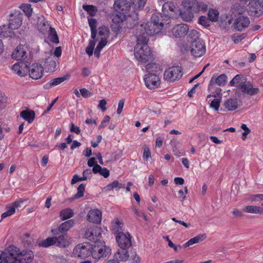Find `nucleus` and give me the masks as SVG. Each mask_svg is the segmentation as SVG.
Here are the masks:
<instances>
[{
  "label": "nucleus",
  "mask_w": 263,
  "mask_h": 263,
  "mask_svg": "<svg viewBox=\"0 0 263 263\" xmlns=\"http://www.w3.org/2000/svg\"><path fill=\"white\" fill-rule=\"evenodd\" d=\"M251 200L255 202L263 200V194L253 195L251 196Z\"/></svg>",
  "instance_id": "obj_61"
},
{
  "label": "nucleus",
  "mask_w": 263,
  "mask_h": 263,
  "mask_svg": "<svg viewBox=\"0 0 263 263\" xmlns=\"http://www.w3.org/2000/svg\"><path fill=\"white\" fill-rule=\"evenodd\" d=\"M107 102L106 100L104 99L101 100L98 104V107H99L101 110L104 112L106 110V108L105 105H106Z\"/></svg>",
  "instance_id": "obj_64"
},
{
  "label": "nucleus",
  "mask_w": 263,
  "mask_h": 263,
  "mask_svg": "<svg viewBox=\"0 0 263 263\" xmlns=\"http://www.w3.org/2000/svg\"><path fill=\"white\" fill-rule=\"evenodd\" d=\"M87 220L93 223H100L102 219V213L98 209H92L87 214Z\"/></svg>",
  "instance_id": "obj_23"
},
{
  "label": "nucleus",
  "mask_w": 263,
  "mask_h": 263,
  "mask_svg": "<svg viewBox=\"0 0 263 263\" xmlns=\"http://www.w3.org/2000/svg\"><path fill=\"white\" fill-rule=\"evenodd\" d=\"M20 8L24 12L26 15L30 16L32 14V9L30 4H23L20 7Z\"/></svg>",
  "instance_id": "obj_54"
},
{
  "label": "nucleus",
  "mask_w": 263,
  "mask_h": 263,
  "mask_svg": "<svg viewBox=\"0 0 263 263\" xmlns=\"http://www.w3.org/2000/svg\"><path fill=\"white\" fill-rule=\"evenodd\" d=\"M238 90L240 91L244 94L253 96L257 93L259 89L258 88L254 87L250 82L246 80L243 84L239 86Z\"/></svg>",
  "instance_id": "obj_19"
},
{
  "label": "nucleus",
  "mask_w": 263,
  "mask_h": 263,
  "mask_svg": "<svg viewBox=\"0 0 263 263\" xmlns=\"http://www.w3.org/2000/svg\"><path fill=\"white\" fill-rule=\"evenodd\" d=\"M22 241L25 247H29L32 244L33 240L28 234H25L23 236Z\"/></svg>",
  "instance_id": "obj_53"
},
{
  "label": "nucleus",
  "mask_w": 263,
  "mask_h": 263,
  "mask_svg": "<svg viewBox=\"0 0 263 263\" xmlns=\"http://www.w3.org/2000/svg\"><path fill=\"white\" fill-rule=\"evenodd\" d=\"M85 185L81 184L78 187V192L74 196V198H79L83 196Z\"/></svg>",
  "instance_id": "obj_56"
},
{
  "label": "nucleus",
  "mask_w": 263,
  "mask_h": 263,
  "mask_svg": "<svg viewBox=\"0 0 263 263\" xmlns=\"http://www.w3.org/2000/svg\"><path fill=\"white\" fill-rule=\"evenodd\" d=\"M179 13L181 17L186 22L192 21L194 17V13L186 9L183 11L180 10Z\"/></svg>",
  "instance_id": "obj_41"
},
{
  "label": "nucleus",
  "mask_w": 263,
  "mask_h": 263,
  "mask_svg": "<svg viewBox=\"0 0 263 263\" xmlns=\"http://www.w3.org/2000/svg\"><path fill=\"white\" fill-rule=\"evenodd\" d=\"M114 8L116 11L126 13L131 7L130 4H128L126 0H117L115 2Z\"/></svg>",
  "instance_id": "obj_24"
},
{
  "label": "nucleus",
  "mask_w": 263,
  "mask_h": 263,
  "mask_svg": "<svg viewBox=\"0 0 263 263\" xmlns=\"http://www.w3.org/2000/svg\"><path fill=\"white\" fill-rule=\"evenodd\" d=\"M25 200L20 199L6 206V211L2 214V219L13 215L16 209L21 206Z\"/></svg>",
  "instance_id": "obj_13"
},
{
  "label": "nucleus",
  "mask_w": 263,
  "mask_h": 263,
  "mask_svg": "<svg viewBox=\"0 0 263 263\" xmlns=\"http://www.w3.org/2000/svg\"><path fill=\"white\" fill-rule=\"evenodd\" d=\"M245 81L246 79L244 77L240 74H237L230 82L229 85L231 86H236L237 90H238L239 86L243 84Z\"/></svg>",
  "instance_id": "obj_30"
},
{
  "label": "nucleus",
  "mask_w": 263,
  "mask_h": 263,
  "mask_svg": "<svg viewBox=\"0 0 263 263\" xmlns=\"http://www.w3.org/2000/svg\"><path fill=\"white\" fill-rule=\"evenodd\" d=\"M124 12L121 11H117L116 13H114L109 15L110 19L111 20L112 22L115 24H119L122 22L125 19V15Z\"/></svg>",
  "instance_id": "obj_29"
},
{
  "label": "nucleus",
  "mask_w": 263,
  "mask_h": 263,
  "mask_svg": "<svg viewBox=\"0 0 263 263\" xmlns=\"http://www.w3.org/2000/svg\"><path fill=\"white\" fill-rule=\"evenodd\" d=\"M137 44L134 49V55L136 60L141 64L152 61L153 59L152 51L147 45L148 39L141 37V34H135Z\"/></svg>",
  "instance_id": "obj_2"
},
{
  "label": "nucleus",
  "mask_w": 263,
  "mask_h": 263,
  "mask_svg": "<svg viewBox=\"0 0 263 263\" xmlns=\"http://www.w3.org/2000/svg\"><path fill=\"white\" fill-rule=\"evenodd\" d=\"M72 253L76 257L85 258L91 254V246L87 243L79 244L74 248Z\"/></svg>",
  "instance_id": "obj_7"
},
{
  "label": "nucleus",
  "mask_w": 263,
  "mask_h": 263,
  "mask_svg": "<svg viewBox=\"0 0 263 263\" xmlns=\"http://www.w3.org/2000/svg\"><path fill=\"white\" fill-rule=\"evenodd\" d=\"M191 53L196 58H199L203 55L206 52V47L203 41L199 39L194 40L192 42L190 46Z\"/></svg>",
  "instance_id": "obj_6"
},
{
  "label": "nucleus",
  "mask_w": 263,
  "mask_h": 263,
  "mask_svg": "<svg viewBox=\"0 0 263 263\" xmlns=\"http://www.w3.org/2000/svg\"><path fill=\"white\" fill-rule=\"evenodd\" d=\"M55 244L60 247H66L69 244L67 235H62L58 237H55Z\"/></svg>",
  "instance_id": "obj_37"
},
{
  "label": "nucleus",
  "mask_w": 263,
  "mask_h": 263,
  "mask_svg": "<svg viewBox=\"0 0 263 263\" xmlns=\"http://www.w3.org/2000/svg\"><path fill=\"white\" fill-rule=\"evenodd\" d=\"M182 6L185 9L194 13L201 11H205L208 8L207 5L204 3H199L197 0H184Z\"/></svg>",
  "instance_id": "obj_5"
},
{
  "label": "nucleus",
  "mask_w": 263,
  "mask_h": 263,
  "mask_svg": "<svg viewBox=\"0 0 263 263\" xmlns=\"http://www.w3.org/2000/svg\"><path fill=\"white\" fill-rule=\"evenodd\" d=\"M110 254L111 249L104 242H97L91 246V255L97 260L105 258Z\"/></svg>",
  "instance_id": "obj_4"
},
{
  "label": "nucleus",
  "mask_w": 263,
  "mask_h": 263,
  "mask_svg": "<svg viewBox=\"0 0 263 263\" xmlns=\"http://www.w3.org/2000/svg\"><path fill=\"white\" fill-rule=\"evenodd\" d=\"M43 71L42 66L39 63H33L30 67H28L29 76L34 80L41 78L43 76Z\"/></svg>",
  "instance_id": "obj_14"
},
{
  "label": "nucleus",
  "mask_w": 263,
  "mask_h": 263,
  "mask_svg": "<svg viewBox=\"0 0 263 263\" xmlns=\"http://www.w3.org/2000/svg\"><path fill=\"white\" fill-rule=\"evenodd\" d=\"M208 103L210 107L214 109L215 110H218L220 106V100L217 98H215L212 100H209Z\"/></svg>",
  "instance_id": "obj_52"
},
{
  "label": "nucleus",
  "mask_w": 263,
  "mask_h": 263,
  "mask_svg": "<svg viewBox=\"0 0 263 263\" xmlns=\"http://www.w3.org/2000/svg\"><path fill=\"white\" fill-rule=\"evenodd\" d=\"M249 9L252 12L256 13L258 10H260L261 5L258 0H249Z\"/></svg>",
  "instance_id": "obj_44"
},
{
  "label": "nucleus",
  "mask_w": 263,
  "mask_h": 263,
  "mask_svg": "<svg viewBox=\"0 0 263 263\" xmlns=\"http://www.w3.org/2000/svg\"><path fill=\"white\" fill-rule=\"evenodd\" d=\"M110 121V117L108 116H106L103 120H102V122L101 123L100 125H99L98 129H101L102 128L106 127L107 125L108 124L109 122Z\"/></svg>",
  "instance_id": "obj_58"
},
{
  "label": "nucleus",
  "mask_w": 263,
  "mask_h": 263,
  "mask_svg": "<svg viewBox=\"0 0 263 263\" xmlns=\"http://www.w3.org/2000/svg\"><path fill=\"white\" fill-rule=\"evenodd\" d=\"M127 249H119L115 254L114 257L119 261H125L129 257Z\"/></svg>",
  "instance_id": "obj_31"
},
{
  "label": "nucleus",
  "mask_w": 263,
  "mask_h": 263,
  "mask_svg": "<svg viewBox=\"0 0 263 263\" xmlns=\"http://www.w3.org/2000/svg\"><path fill=\"white\" fill-rule=\"evenodd\" d=\"M28 65L27 62L17 63L12 66V70L17 75L24 77L28 73Z\"/></svg>",
  "instance_id": "obj_18"
},
{
  "label": "nucleus",
  "mask_w": 263,
  "mask_h": 263,
  "mask_svg": "<svg viewBox=\"0 0 263 263\" xmlns=\"http://www.w3.org/2000/svg\"><path fill=\"white\" fill-rule=\"evenodd\" d=\"M68 78V76H65L63 77L51 79L49 82L44 85V88H49L50 87L57 86L66 80Z\"/></svg>",
  "instance_id": "obj_34"
},
{
  "label": "nucleus",
  "mask_w": 263,
  "mask_h": 263,
  "mask_svg": "<svg viewBox=\"0 0 263 263\" xmlns=\"http://www.w3.org/2000/svg\"><path fill=\"white\" fill-rule=\"evenodd\" d=\"M83 8L92 16H95L98 11L97 7L93 5H83Z\"/></svg>",
  "instance_id": "obj_49"
},
{
  "label": "nucleus",
  "mask_w": 263,
  "mask_h": 263,
  "mask_svg": "<svg viewBox=\"0 0 263 263\" xmlns=\"http://www.w3.org/2000/svg\"><path fill=\"white\" fill-rule=\"evenodd\" d=\"M227 76L225 74H221L218 77H212L210 81L208 86L209 90L212 91L215 89V85L216 84L219 86L225 85L227 82Z\"/></svg>",
  "instance_id": "obj_15"
},
{
  "label": "nucleus",
  "mask_w": 263,
  "mask_h": 263,
  "mask_svg": "<svg viewBox=\"0 0 263 263\" xmlns=\"http://www.w3.org/2000/svg\"><path fill=\"white\" fill-rule=\"evenodd\" d=\"M74 224V221L72 219L66 221L62 223L59 227V231L62 232H66L68 231Z\"/></svg>",
  "instance_id": "obj_42"
},
{
  "label": "nucleus",
  "mask_w": 263,
  "mask_h": 263,
  "mask_svg": "<svg viewBox=\"0 0 263 263\" xmlns=\"http://www.w3.org/2000/svg\"><path fill=\"white\" fill-rule=\"evenodd\" d=\"M189 30V27L186 24H180L176 25L172 30L173 35L175 37H181L186 34Z\"/></svg>",
  "instance_id": "obj_21"
},
{
  "label": "nucleus",
  "mask_w": 263,
  "mask_h": 263,
  "mask_svg": "<svg viewBox=\"0 0 263 263\" xmlns=\"http://www.w3.org/2000/svg\"><path fill=\"white\" fill-rule=\"evenodd\" d=\"M20 116L29 123L33 122L35 118L34 112L32 110H25L22 111L20 114Z\"/></svg>",
  "instance_id": "obj_35"
},
{
  "label": "nucleus",
  "mask_w": 263,
  "mask_h": 263,
  "mask_svg": "<svg viewBox=\"0 0 263 263\" xmlns=\"http://www.w3.org/2000/svg\"><path fill=\"white\" fill-rule=\"evenodd\" d=\"M98 35L101 37V39H107L109 35V30L105 26L100 27L98 29Z\"/></svg>",
  "instance_id": "obj_46"
},
{
  "label": "nucleus",
  "mask_w": 263,
  "mask_h": 263,
  "mask_svg": "<svg viewBox=\"0 0 263 263\" xmlns=\"http://www.w3.org/2000/svg\"><path fill=\"white\" fill-rule=\"evenodd\" d=\"M147 0H130L131 8L134 11L142 10L145 6Z\"/></svg>",
  "instance_id": "obj_28"
},
{
  "label": "nucleus",
  "mask_w": 263,
  "mask_h": 263,
  "mask_svg": "<svg viewBox=\"0 0 263 263\" xmlns=\"http://www.w3.org/2000/svg\"><path fill=\"white\" fill-rule=\"evenodd\" d=\"M146 69L147 73H159L161 72L160 66L156 63H152L146 66Z\"/></svg>",
  "instance_id": "obj_38"
},
{
  "label": "nucleus",
  "mask_w": 263,
  "mask_h": 263,
  "mask_svg": "<svg viewBox=\"0 0 263 263\" xmlns=\"http://www.w3.org/2000/svg\"><path fill=\"white\" fill-rule=\"evenodd\" d=\"M11 263H29L33 258V253L31 251H23L15 248L10 249Z\"/></svg>",
  "instance_id": "obj_3"
},
{
  "label": "nucleus",
  "mask_w": 263,
  "mask_h": 263,
  "mask_svg": "<svg viewBox=\"0 0 263 263\" xmlns=\"http://www.w3.org/2000/svg\"><path fill=\"white\" fill-rule=\"evenodd\" d=\"M102 230L97 226L88 227L85 233V237L88 240L96 242H98L101 237Z\"/></svg>",
  "instance_id": "obj_11"
},
{
  "label": "nucleus",
  "mask_w": 263,
  "mask_h": 263,
  "mask_svg": "<svg viewBox=\"0 0 263 263\" xmlns=\"http://www.w3.org/2000/svg\"><path fill=\"white\" fill-rule=\"evenodd\" d=\"M106 191H111L115 189L117 191H119L120 189V183L118 180H115L112 183L109 184L105 187Z\"/></svg>",
  "instance_id": "obj_51"
},
{
  "label": "nucleus",
  "mask_w": 263,
  "mask_h": 263,
  "mask_svg": "<svg viewBox=\"0 0 263 263\" xmlns=\"http://www.w3.org/2000/svg\"><path fill=\"white\" fill-rule=\"evenodd\" d=\"M123 223L119 219H115L111 223V229L116 235L118 233H122Z\"/></svg>",
  "instance_id": "obj_33"
},
{
  "label": "nucleus",
  "mask_w": 263,
  "mask_h": 263,
  "mask_svg": "<svg viewBox=\"0 0 263 263\" xmlns=\"http://www.w3.org/2000/svg\"><path fill=\"white\" fill-rule=\"evenodd\" d=\"M107 39H101L95 50L94 54L96 57L99 58L100 57L101 51L107 45Z\"/></svg>",
  "instance_id": "obj_40"
},
{
  "label": "nucleus",
  "mask_w": 263,
  "mask_h": 263,
  "mask_svg": "<svg viewBox=\"0 0 263 263\" xmlns=\"http://www.w3.org/2000/svg\"><path fill=\"white\" fill-rule=\"evenodd\" d=\"M10 249L0 253V263H11Z\"/></svg>",
  "instance_id": "obj_39"
},
{
  "label": "nucleus",
  "mask_w": 263,
  "mask_h": 263,
  "mask_svg": "<svg viewBox=\"0 0 263 263\" xmlns=\"http://www.w3.org/2000/svg\"><path fill=\"white\" fill-rule=\"evenodd\" d=\"M28 47L26 45H18L12 54V58L16 60H22L27 57Z\"/></svg>",
  "instance_id": "obj_17"
},
{
  "label": "nucleus",
  "mask_w": 263,
  "mask_h": 263,
  "mask_svg": "<svg viewBox=\"0 0 263 263\" xmlns=\"http://www.w3.org/2000/svg\"><path fill=\"white\" fill-rule=\"evenodd\" d=\"M232 214L234 217L236 218L241 217L243 216L242 212L238 209H234L232 211Z\"/></svg>",
  "instance_id": "obj_63"
},
{
  "label": "nucleus",
  "mask_w": 263,
  "mask_h": 263,
  "mask_svg": "<svg viewBox=\"0 0 263 263\" xmlns=\"http://www.w3.org/2000/svg\"><path fill=\"white\" fill-rule=\"evenodd\" d=\"M151 154L149 148L146 146H144L143 147V158L145 159L146 160H147L148 158H151Z\"/></svg>",
  "instance_id": "obj_59"
},
{
  "label": "nucleus",
  "mask_w": 263,
  "mask_h": 263,
  "mask_svg": "<svg viewBox=\"0 0 263 263\" xmlns=\"http://www.w3.org/2000/svg\"><path fill=\"white\" fill-rule=\"evenodd\" d=\"M206 238L205 234H199L188 240L183 245L184 248H187L191 245L199 243Z\"/></svg>",
  "instance_id": "obj_32"
},
{
  "label": "nucleus",
  "mask_w": 263,
  "mask_h": 263,
  "mask_svg": "<svg viewBox=\"0 0 263 263\" xmlns=\"http://www.w3.org/2000/svg\"><path fill=\"white\" fill-rule=\"evenodd\" d=\"M22 14L18 11H15L10 14V16L13 18H10V23L8 25L9 29L12 31L21 26L22 24Z\"/></svg>",
  "instance_id": "obj_16"
},
{
  "label": "nucleus",
  "mask_w": 263,
  "mask_h": 263,
  "mask_svg": "<svg viewBox=\"0 0 263 263\" xmlns=\"http://www.w3.org/2000/svg\"><path fill=\"white\" fill-rule=\"evenodd\" d=\"M242 211L247 213L263 214V208L256 205H247L243 208Z\"/></svg>",
  "instance_id": "obj_26"
},
{
  "label": "nucleus",
  "mask_w": 263,
  "mask_h": 263,
  "mask_svg": "<svg viewBox=\"0 0 263 263\" xmlns=\"http://www.w3.org/2000/svg\"><path fill=\"white\" fill-rule=\"evenodd\" d=\"M180 9L176 6L174 3L167 2L163 4L162 6V11L164 14L171 15L170 12H175V13H179Z\"/></svg>",
  "instance_id": "obj_25"
},
{
  "label": "nucleus",
  "mask_w": 263,
  "mask_h": 263,
  "mask_svg": "<svg viewBox=\"0 0 263 263\" xmlns=\"http://www.w3.org/2000/svg\"><path fill=\"white\" fill-rule=\"evenodd\" d=\"M165 23L161 14H154L151 17V21L138 26L135 34H141V37L144 36L148 39V35H153L160 32Z\"/></svg>",
  "instance_id": "obj_1"
},
{
  "label": "nucleus",
  "mask_w": 263,
  "mask_h": 263,
  "mask_svg": "<svg viewBox=\"0 0 263 263\" xmlns=\"http://www.w3.org/2000/svg\"><path fill=\"white\" fill-rule=\"evenodd\" d=\"M132 236L128 232L118 233L116 239L121 249H128L132 246Z\"/></svg>",
  "instance_id": "obj_12"
},
{
  "label": "nucleus",
  "mask_w": 263,
  "mask_h": 263,
  "mask_svg": "<svg viewBox=\"0 0 263 263\" xmlns=\"http://www.w3.org/2000/svg\"><path fill=\"white\" fill-rule=\"evenodd\" d=\"M250 23L249 18L243 15L238 16L235 20L233 26L238 31H242L247 28Z\"/></svg>",
  "instance_id": "obj_20"
},
{
  "label": "nucleus",
  "mask_w": 263,
  "mask_h": 263,
  "mask_svg": "<svg viewBox=\"0 0 263 263\" xmlns=\"http://www.w3.org/2000/svg\"><path fill=\"white\" fill-rule=\"evenodd\" d=\"M144 80L146 86L151 89L158 88L161 83L159 73H147L145 75Z\"/></svg>",
  "instance_id": "obj_9"
},
{
  "label": "nucleus",
  "mask_w": 263,
  "mask_h": 263,
  "mask_svg": "<svg viewBox=\"0 0 263 263\" xmlns=\"http://www.w3.org/2000/svg\"><path fill=\"white\" fill-rule=\"evenodd\" d=\"M182 76V69L179 66L173 67L168 68L164 73L165 80L174 82L179 79Z\"/></svg>",
  "instance_id": "obj_10"
},
{
  "label": "nucleus",
  "mask_w": 263,
  "mask_h": 263,
  "mask_svg": "<svg viewBox=\"0 0 263 263\" xmlns=\"http://www.w3.org/2000/svg\"><path fill=\"white\" fill-rule=\"evenodd\" d=\"M86 180V178L83 176L82 177H79L77 175H74L71 181L72 184H75L79 181H85Z\"/></svg>",
  "instance_id": "obj_60"
},
{
  "label": "nucleus",
  "mask_w": 263,
  "mask_h": 263,
  "mask_svg": "<svg viewBox=\"0 0 263 263\" xmlns=\"http://www.w3.org/2000/svg\"><path fill=\"white\" fill-rule=\"evenodd\" d=\"M88 24L91 29V38L95 39L96 36L97 21L94 18H88Z\"/></svg>",
  "instance_id": "obj_43"
},
{
  "label": "nucleus",
  "mask_w": 263,
  "mask_h": 263,
  "mask_svg": "<svg viewBox=\"0 0 263 263\" xmlns=\"http://www.w3.org/2000/svg\"><path fill=\"white\" fill-rule=\"evenodd\" d=\"M59 63V60L51 54L47 58L44 63V66L48 72H53L57 69V65Z\"/></svg>",
  "instance_id": "obj_22"
},
{
  "label": "nucleus",
  "mask_w": 263,
  "mask_h": 263,
  "mask_svg": "<svg viewBox=\"0 0 263 263\" xmlns=\"http://www.w3.org/2000/svg\"><path fill=\"white\" fill-rule=\"evenodd\" d=\"M211 20L209 18H207L206 16H201L199 17L198 22L199 23L205 27H207L210 25Z\"/></svg>",
  "instance_id": "obj_55"
},
{
  "label": "nucleus",
  "mask_w": 263,
  "mask_h": 263,
  "mask_svg": "<svg viewBox=\"0 0 263 263\" xmlns=\"http://www.w3.org/2000/svg\"><path fill=\"white\" fill-rule=\"evenodd\" d=\"M6 101L7 97L3 92H0V110L5 106Z\"/></svg>",
  "instance_id": "obj_57"
},
{
  "label": "nucleus",
  "mask_w": 263,
  "mask_h": 263,
  "mask_svg": "<svg viewBox=\"0 0 263 263\" xmlns=\"http://www.w3.org/2000/svg\"><path fill=\"white\" fill-rule=\"evenodd\" d=\"M208 17L212 22H216L219 16V12L216 9H210L208 12Z\"/></svg>",
  "instance_id": "obj_48"
},
{
  "label": "nucleus",
  "mask_w": 263,
  "mask_h": 263,
  "mask_svg": "<svg viewBox=\"0 0 263 263\" xmlns=\"http://www.w3.org/2000/svg\"><path fill=\"white\" fill-rule=\"evenodd\" d=\"M42 24V27L39 25V29L40 32L44 34L47 29H49L48 39L52 43L58 44L59 43V37L55 29L50 26L47 21H44Z\"/></svg>",
  "instance_id": "obj_8"
},
{
  "label": "nucleus",
  "mask_w": 263,
  "mask_h": 263,
  "mask_svg": "<svg viewBox=\"0 0 263 263\" xmlns=\"http://www.w3.org/2000/svg\"><path fill=\"white\" fill-rule=\"evenodd\" d=\"M224 105L228 110H234L239 106L238 100L236 98H230L224 102Z\"/></svg>",
  "instance_id": "obj_27"
},
{
  "label": "nucleus",
  "mask_w": 263,
  "mask_h": 263,
  "mask_svg": "<svg viewBox=\"0 0 263 263\" xmlns=\"http://www.w3.org/2000/svg\"><path fill=\"white\" fill-rule=\"evenodd\" d=\"M12 30L9 29L8 25L0 27V37H6L10 35Z\"/></svg>",
  "instance_id": "obj_47"
},
{
  "label": "nucleus",
  "mask_w": 263,
  "mask_h": 263,
  "mask_svg": "<svg viewBox=\"0 0 263 263\" xmlns=\"http://www.w3.org/2000/svg\"><path fill=\"white\" fill-rule=\"evenodd\" d=\"M92 172L94 174H99L104 178H107L109 175V170L105 167H102L99 165H96L93 167Z\"/></svg>",
  "instance_id": "obj_36"
},
{
  "label": "nucleus",
  "mask_w": 263,
  "mask_h": 263,
  "mask_svg": "<svg viewBox=\"0 0 263 263\" xmlns=\"http://www.w3.org/2000/svg\"><path fill=\"white\" fill-rule=\"evenodd\" d=\"M55 237H48L39 243L40 247H48L55 244Z\"/></svg>",
  "instance_id": "obj_45"
},
{
  "label": "nucleus",
  "mask_w": 263,
  "mask_h": 263,
  "mask_svg": "<svg viewBox=\"0 0 263 263\" xmlns=\"http://www.w3.org/2000/svg\"><path fill=\"white\" fill-rule=\"evenodd\" d=\"M124 102H125V101L123 99L120 100L119 101V103H118V108L117 110V113L118 115H120L121 114L122 110H123V108L124 107Z\"/></svg>",
  "instance_id": "obj_62"
},
{
  "label": "nucleus",
  "mask_w": 263,
  "mask_h": 263,
  "mask_svg": "<svg viewBox=\"0 0 263 263\" xmlns=\"http://www.w3.org/2000/svg\"><path fill=\"white\" fill-rule=\"evenodd\" d=\"M60 216L62 220H66L73 216V212L70 209H66L61 211Z\"/></svg>",
  "instance_id": "obj_50"
}]
</instances>
